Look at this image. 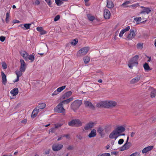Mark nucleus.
Instances as JSON below:
<instances>
[{
    "label": "nucleus",
    "mask_w": 156,
    "mask_h": 156,
    "mask_svg": "<svg viewBox=\"0 0 156 156\" xmlns=\"http://www.w3.org/2000/svg\"><path fill=\"white\" fill-rule=\"evenodd\" d=\"M139 58V55H136L129 61L128 65L130 69H132L133 66H137L138 64V59Z\"/></svg>",
    "instance_id": "1"
},
{
    "label": "nucleus",
    "mask_w": 156,
    "mask_h": 156,
    "mask_svg": "<svg viewBox=\"0 0 156 156\" xmlns=\"http://www.w3.org/2000/svg\"><path fill=\"white\" fill-rule=\"evenodd\" d=\"M82 104V101L76 100L74 101L71 105V108L75 112L78 109Z\"/></svg>",
    "instance_id": "2"
},
{
    "label": "nucleus",
    "mask_w": 156,
    "mask_h": 156,
    "mask_svg": "<svg viewBox=\"0 0 156 156\" xmlns=\"http://www.w3.org/2000/svg\"><path fill=\"white\" fill-rule=\"evenodd\" d=\"M69 125L71 126L79 127L82 126V123L79 119H74L68 122Z\"/></svg>",
    "instance_id": "3"
},
{
    "label": "nucleus",
    "mask_w": 156,
    "mask_h": 156,
    "mask_svg": "<svg viewBox=\"0 0 156 156\" xmlns=\"http://www.w3.org/2000/svg\"><path fill=\"white\" fill-rule=\"evenodd\" d=\"M89 48L88 47H85L81 49L78 52L77 55V56H83L85 55L89 50Z\"/></svg>",
    "instance_id": "4"
},
{
    "label": "nucleus",
    "mask_w": 156,
    "mask_h": 156,
    "mask_svg": "<svg viewBox=\"0 0 156 156\" xmlns=\"http://www.w3.org/2000/svg\"><path fill=\"white\" fill-rule=\"evenodd\" d=\"M63 104L61 102L54 108V110L55 112L64 113L65 112V109L64 108Z\"/></svg>",
    "instance_id": "5"
},
{
    "label": "nucleus",
    "mask_w": 156,
    "mask_h": 156,
    "mask_svg": "<svg viewBox=\"0 0 156 156\" xmlns=\"http://www.w3.org/2000/svg\"><path fill=\"white\" fill-rule=\"evenodd\" d=\"M148 92L150 93L151 97L154 98L156 96V90L151 87H149L148 89Z\"/></svg>",
    "instance_id": "6"
},
{
    "label": "nucleus",
    "mask_w": 156,
    "mask_h": 156,
    "mask_svg": "<svg viewBox=\"0 0 156 156\" xmlns=\"http://www.w3.org/2000/svg\"><path fill=\"white\" fill-rule=\"evenodd\" d=\"M63 146L62 144H54L52 146V149L54 151H58L60 150Z\"/></svg>",
    "instance_id": "7"
},
{
    "label": "nucleus",
    "mask_w": 156,
    "mask_h": 156,
    "mask_svg": "<svg viewBox=\"0 0 156 156\" xmlns=\"http://www.w3.org/2000/svg\"><path fill=\"white\" fill-rule=\"evenodd\" d=\"M141 8H142L143 9L139 13V14H138V15L145 14V13L148 14L151 11V10L148 7H145L142 6L141 7Z\"/></svg>",
    "instance_id": "8"
},
{
    "label": "nucleus",
    "mask_w": 156,
    "mask_h": 156,
    "mask_svg": "<svg viewBox=\"0 0 156 156\" xmlns=\"http://www.w3.org/2000/svg\"><path fill=\"white\" fill-rule=\"evenodd\" d=\"M131 145V144L130 142H129V143L126 142L125 144L120 148V150L121 151H122L127 150L130 148Z\"/></svg>",
    "instance_id": "9"
},
{
    "label": "nucleus",
    "mask_w": 156,
    "mask_h": 156,
    "mask_svg": "<svg viewBox=\"0 0 156 156\" xmlns=\"http://www.w3.org/2000/svg\"><path fill=\"white\" fill-rule=\"evenodd\" d=\"M136 35L133 29H131L130 30V33L128 34L127 37L128 40H132Z\"/></svg>",
    "instance_id": "10"
},
{
    "label": "nucleus",
    "mask_w": 156,
    "mask_h": 156,
    "mask_svg": "<svg viewBox=\"0 0 156 156\" xmlns=\"http://www.w3.org/2000/svg\"><path fill=\"white\" fill-rule=\"evenodd\" d=\"M104 16L105 19H109L111 16V13L108 9H105L104 10Z\"/></svg>",
    "instance_id": "11"
},
{
    "label": "nucleus",
    "mask_w": 156,
    "mask_h": 156,
    "mask_svg": "<svg viewBox=\"0 0 156 156\" xmlns=\"http://www.w3.org/2000/svg\"><path fill=\"white\" fill-rule=\"evenodd\" d=\"M107 101H102L96 105L97 107L98 108H108Z\"/></svg>",
    "instance_id": "12"
},
{
    "label": "nucleus",
    "mask_w": 156,
    "mask_h": 156,
    "mask_svg": "<svg viewBox=\"0 0 156 156\" xmlns=\"http://www.w3.org/2000/svg\"><path fill=\"white\" fill-rule=\"evenodd\" d=\"M108 108L113 107L117 105V103L113 101H107Z\"/></svg>",
    "instance_id": "13"
},
{
    "label": "nucleus",
    "mask_w": 156,
    "mask_h": 156,
    "mask_svg": "<svg viewBox=\"0 0 156 156\" xmlns=\"http://www.w3.org/2000/svg\"><path fill=\"white\" fill-rule=\"evenodd\" d=\"M84 104L86 107H88L89 108L93 109H94V106L93 105L92 103L91 102L88 101H85L84 102Z\"/></svg>",
    "instance_id": "14"
},
{
    "label": "nucleus",
    "mask_w": 156,
    "mask_h": 156,
    "mask_svg": "<svg viewBox=\"0 0 156 156\" xmlns=\"http://www.w3.org/2000/svg\"><path fill=\"white\" fill-rule=\"evenodd\" d=\"M115 129L116 131L118 133V134H119L120 133L125 131L126 130L125 128L122 126H120L117 127Z\"/></svg>",
    "instance_id": "15"
},
{
    "label": "nucleus",
    "mask_w": 156,
    "mask_h": 156,
    "mask_svg": "<svg viewBox=\"0 0 156 156\" xmlns=\"http://www.w3.org/2000/svg\"><path fill=\"white\" fill-rule=\"evenodd\" d=\"M118 134V133L115 129L109 135V138L110 139H113L115 138V139H116L117 137V136H115V135Z\"/></svg>",
    "instance_id": "16"
},
{
    "label": "nucleus",
    "mask_w": 156,
    "mask_h": 156,
    "mask_svg": "<svg viewBox=\"0 0 156 156\" xmlns=\"http://www.w3.org/2000/svg\"><path fill=\"white\" fill-rule=\"evenodd\" d=\"M104 129L101 126H99L97 129V132L99 133L101 137H103L105 135V133L103 132Z\"/></svg>",
    "instance_id": "17"
},
{
    "label": "nucleus",
    "mask_w": 156,
    "mask_h": 156,
    "mask_svg": "<svg viewBox=\"0 0 156 156\" xmlns=\"http://www.w3.org/2000/svg\"><path fill=\"white\" fill-rule=\"evenodd\" d=\"M94 126V123L91 122L87 123L84 127V129L86 130H88L92 128Z\"/></svg>",
    "instance_id": "18"
},
{
    "label": "nucleus",
    "mask_w": 156,
    "mask_h": 156,
    "mask_svg": "<svg viewBox=\"0 0 156 156\" xmlns=\"http://www.w3.org/2000/svg\"><path fill=\"white\" fill-rule=\"evenodd\" d=\"M153 147L154 146H150L147 147L143 149L142 150V152L143 153H146L148 151L151 150L153 149Z\"/></svg>",
    "instance_id": "19"
},
{
    "label": "nucleus",
    "mask_w": 156,
    "mask_h": 156,
    "mask_svg": "<svg viewBox=\"0 0 156 156\" xmlns=\"http://www.w3.org/2000/svg\"><path fill=\"white\" fill-rule=\"evenodd\" d=\"M72 94V92L69 91L66 92L62 96V98L63 99H65L68 98L70 97Z\"/></svg>",
    "instance_id": "20"
},
{
    "label": "nucleus",
    "mask_w": 156,
    "mask_h": 156,
    "mask_svg": "<svg viewBox=\"0 0 156 156\" xmlns=\"http://www.w3.org/2000/svg\"><path fill=\"white\" fill-rule=\"evenodd\" d=\"M20 53L21 55L23 56L25 60H28V55L26 51H23L21 52H20Z\"/></svg>",
    "instance_id": "21"
},
{
    "label": "nucleus",
    "mask_w": 156,
    "mask_h": 156,
    "mask_svg": "<svg viewBox=\"0 0 156 156\" xmlns=\"http://www.w3.org/2000/svg\"><path fill=\"white\" fill-rule=\"evenodd\" d=\"M1 75L2 78V83L4 85H5L7 82L6 76L2 71L1 72Z\"/></svg>",
    "instance_id": "22"
},
{
    "label": "nucleus",
    "mask_w": 156,
    "mask_h": 156,
    "mask_svg": "<svg viewBox=\"0 0 156 156\" xmlns=\"http://www.w3.org/2000/svg\"><path fill=\"white\" fill-rule=\"evenodd\" d=\"M19 90L17 88H14L10 91V93L13 96L16 95L18 93Z\"/></svg>",
    "instance_id": "23"
},
{
    "label": "nucleus",
    "mask_w": 156,
    "mask_h": 156,
    "mask_svg": "<svg viewBox=\"0 0 156 156\" xmlns=\"http://www.w3.org/2000/svg\"><path fill=\"white\" fill-rule=\"evenodd\" d=\"M96 135V130L94 129L91 131L90 133L88 135V136L89 138H91L95 136Z\"/></svg>",
    "instance_id": "24"
},
{
    "label": "nucleus",
    "mask_w": 156,
    "mask_h": 156,
    "mask_svg": "<svg viewBox=\"0 0 156 156\" xmlns=\"http://www.w3.org/2000/svg\"><path fill=\"white\" fill-rule=\"evenodd\" d=\"M73 98L71 97L68 99L62 101L61 102L63 104H68L70 102L72 101L73 100Z\"/></svg>",
    "instance_id": "25"
},
{
    "label": "nucleus",
    "mask_w": 156,
    "mask_h": 156,
    "mask_svg": "<svg viewBox=\"0 0 156 156\" xmlns=\"http://www.w3.org/2000/svg\"><path fill=\"white\" fill-rule=\"evenodd\" d=\"M140 79V76H137L133 79L130 82L131 84H134L137 82Z\"/></svg>",
    "instance_id": "26"
},
{
    "label": "nucleus",
    "mask_w": 156,
    "mask_h": 156,
    "mask_svg": "<svg viewBox=\"0 0 156 156\" xmlns=\"http://www.w3.org/2000/svg\"><path fill=\"white\" fill-rule=\"evenodd\" d=\"M143 67L145 70L146 71H148L151 70L148 64L146 62H145L144 64Z\"/></svg>",
    "instance_id": "27"
},
{
    "label": "nucleus",
    "mask_w": 156,
    "mask_h": 156,
    "mask_svg": "<svg viewBox=\"0 0 156 156\" xmlns=\"http://www.w3.org/2000/svg\"><path fill=\"white\" fill-rule=\"evenodd\" d=\"M107 6L109 8H112L114 7V5L112 2H108V1L107 4Z\"/></svg>",
    "instance_id": "28"
},
{
    "label": "nucleus",
    "mask_w": 156,
    "mask_h": 156,
    "mask_svg": "<svg viewBox=\"0 0 156 156\" xmlns=\"http://www.w3.org/2000/svg\"><path fill=\"white\" fill-rule=\"evenodd\" d=\"M46 106V104L44 103H41V104H39L38 106L37 107L38 108L40 109H43Z\"/></svg>",
    "instance_id": "29"
},
{
    "label": "nucleus",
    "mask_w": 156,
    "mask_h": 156,
    "mask_svg": "<svg viewBox=\"0 0 156 156\" xmlns=\"http://www.w3.org/2000/svg\"><path fill=\"white\" fill-rule=\"evenodd\" d=\"M26 65H20V70L21 72H24L26 69Z\"/></svg>",
    "instance_id": "30"
},
{
    "label": "nucleus",
    "mask_w": 156,
    "mask_h": 156,
    "mask_svg": "<svg viewBox=\"0 0 156 156\" xmlns=\"http://www.w3.org/2000/svg\"><path fill=\"white\" fill-rule=\"evenodd\" d=\"M83 61L85 64L88 63L90 61V58L88 56H86L83 58Z\"/></svg>",
    "instance_id": "31"
},
{
    "label": "nucleus",
    "mask_w": 156,
    "mask_h": 156,
    "mask_svg": "<svg viewBox=\"0 0 156 156\" xmlns=\"http://www.w3.org/2000/svg\"><path fill=\"white\" fill-rule=\"evenodd\" d=\"M55 2L58 6H60L63 3L62 0H55Z\"/></svg>",
    "instance_id": "32"
},
{
    "label": "nucleus",
    "mask_w": 156,
    "mask_h": 156,
    "mask_svg": "<svg viewBox=\"0 0 156 156\" xmlns=\"http://www.w3.org/2000/svg\"><path fill=\"white\" fill-rule=\"evenodd\" d=\"M130 3V2L129 1H126L124 2L122 5L121 6H123L124 7H129V6L126 5Z\"/></svg>",
    "instance_id": "33"
},
{
    "label": "nucleus",
    "mask_w": 156,
    "mask_h": 156,
    "mask_svg": "<svg viewBox=\"0 0 156 156\" xmlns=\"http://www.w3.org/2000/svg\"><path fill=\"white\" fill-rule=\"evenodd\" d=\"M87 16L88 19L90 21H93L95 19V17L94 16H92L90 14L87 15Z\"/></svg>",
    "instance_id": "34"
},
{
    "label": "nucleus",
    "mask_w": 156,
    "mask_h": 156,
    "mask_svg": "<svg viewBox=\"0 0 156 156\" xmlns=\"http://www.w3.org/2000/svg\"><path fill=\"white\" fill-rule=\"evenodd\" d=\"M28 59L30 60L31 62H33L34 60V56L33 55H30L28 56Z\"/></svg>",
    "instance_id": "35"
},
{
    "label": "nucleus",
    "mask_w": 156,
    "mask_h": 156,
    "mask_svg": "<svg viewBox=\"0 0 156 156\" xmlns=\"http://www.w3.org/2000/svg\"><path fill=\"white\" fill-rule=\"evenodd\" d=\"M31 23H26L24 24L23 27H24V30H27L30 28Z\"/></svg>",
    "instance_id": "36"
},
{
    "label": "nucleus",
    "mask_w": 156,
    "mask_h": 156,
    "mask_svg": "<svg viewBox=\"0 0 156 156\" xmlns=\"http://www.w3.org/2000/svg\"><path fill=\"white\" fill-rule=\"evenodd\" d=\"M66 87V86H63L62 87H60L57 89V90L58 92H60L62 91Z\"/></svg>",
    "instance_id": "37"
},
{
    "label": "nucleus",
    "mask_w": 156,
    "mask_h": 156,
    "mask_svg": "<svg viewBox=\"0 0 156 156\" xmlns=\"http://www.w3.org/2000/svg\"><path fill=\"white\" fill-rule=\"evenodd\" d=\"M21 72L20 70V71H16L15 73L16 74L17 76H18L19 77H20L23 74L22 72Z\"/></svg>",
    "instance_id": "38"
},
{
    "label": "nucleus",
    "mask_w": 156,
    "mask_h": 156,
    "mask_svg": "<svg viewBox=\"0 0 156 156\" xmlns=\"http://www.w3.org/2000/svg\"><path fill=\"white\" fill-rule=\"evenodd\" d=\"M78 42V41L77 39H74L72 41L71 44L73 45H75L77 44Z\"/></svg>",
    "instance_id": "39"
},
{
    "label": "nucleus",
    "mask_w": 156,
    "mask_h": 156,
    "mask_svg": "<svg viewBox=\"0 0 156 156\" xmlns=\"http://www.w3.org/2000/svg\"><path fill=\"white\" fill-rule=\"evenodd\" d=\"M47 3L48 5L51 7H52L51 5V0H44Z\"/></svg>",
    "instance_id": "40"
},
{
    "label": "nucleus",
    "mask_w": 156,
    "mask_h": 156,
    "mask_svg": "<svg viewBox=\"0 0 156 156\" xmlns=\"http://www.w3.org/2000/svg\"><path fill=\"white\" fill-rule=\"evenodd\" d=\"M2 66L4 69H6L7 68V65L5 62H2Z\"/></svg>",
    "instance_id": "41"
},
{
    "label": "nucleus",
    "mask_w": 156,
    "mask_h": 156,
    "mask_svg": "<svg viewBox=\"0 0 156 156\" xmlns=\"http://www.w3.org/2000/svg\"><path fill=\"white\" fill-rule=\"evenodd\" d=\"M39 110V108H37V107H36L33 111V113H35L37 115L38 114Z\"/></svg>",
    "instance_id": "42"
},
{
    "label": "nucleus",
    "mask_w": 156,
    "mask_h": 156,
    "mask_svg": "<svg viewBox=\"0 0 156 156\" xmlns=\"http://www.w3.org/2000/svg\"><path fill=\"white\" fill-rule=\"evenodd\" d=\"M134 20L136 21V22H140L141 20V18L140 17H138L134 18Z\"/></svg>",
    "instance_id": "43"
},
{
    "label": "nucleus",
    "mask_w": 156,
    "mask_h": 156,
    "mask_svg": "<svg viewBox=\"0 0 156 156\" xmlns=\"http://www.w3.org/2000/svg\"><path fill=\"white\" fill-rule=\"evenodd\" d=\"M139 6V3H137L136 4H133L132 5H130L129 6V7H132L133 8H134L136 7H137Z\"/></svg>",
    "instance_id": "44"
},
{
    "label": "nucleus",
    "mask_w": 156,
    "mask_h": 156,
    "mask_svg": "<svg viewBox=\"0 0 156 156\" xmlns=\"http://www.w3.org/2000/svg\"><path fill=\"white\" fill-rule=\"evenodd\" d=\"M68 150H72L74 149V146L73 145H69L67 148Z\"/></svg>",
    "instance_id": "45"
},
{
    "label": "nucleus",
    "mask_w": 156,
    "mask_h": 156,
    "mask_svg": "<svg viewBox=\"0 0 156 156\" xmlns=\"http://www.w3.org/2000/svg\"><path fill=\"white\" fill-rule=\"evenodd\" d=\"M60 18V16L59 15H57L55 17L54 19V20L56 22L58 21Z\"/></svg>",
    "instance_id": "46"
},
{
    "label": "nucleus",
    "mask_w": 156,
    "mask_h": 156,
    "mask_svg": "<svg viewBox=\"0 0 156 156\" xmlns=\"http://www.w3.org/2000/svg\"><path fill=\"white\" fill-rule=\"evenodd\" d=\"M130 29V27L129 26L125 28H124L122 30L124 32L128 31Z\"/></svg>",
    "instance_id": "47"
},
{
    "label": "nucleus",
    "mask_w": 156,
    "mask_h": 156,
    "mask_svg": "<svg viewBox=\"0 0 156 156\" xmlns=\"http://www.w3.org/2000/svg\"><path fill=\"white\" fill-rule=\"evenodd\" d=\"M124 142V140L122 139H119L118 141V144H122Z\"/></svg>",
    "instance_id": "48"
},
{
    "label": "nucleus",
    "mask_w": 156,
    "mask_h": 156,
    "mask_svg": "<svg viewBox=\"0 0 156 156\" xmlns=\"http://www.w3.org/2000/svg\"><path fill=\"white\" fill-rule=\"evenodd\" d=\"M143 44L140 43H138L137 45V48H142Z\"/></svg>",
    "instance_id": "49"
},
{
    "label": "nucleus",
    "mask_w": 156,
    "mask_h": 156,
    "mask_svg": "<svg viewBox=\"0 0 156 156\" xmlns=\"http://www.w3.org/2000/svg\"><path fill=\"white\" fill-rule=\"evenodd\" d=\"M100 156H111L109 153H105L101 154Z\"/></svg>",
    "instance_id": "50"
},
{
    "label": "nucleus",
    "mask_w": 156,
    "mask_h": 156,
    "mask_svg": "<svg viewBox=\"0 0 156 156\" xmlns=\"http://www.w3.org/2000/svg\"><path fill=\"white\" fill-rule=\"evenodd\" d=\"M5 37L3 36H1L0 37V40L2 42L4 41L5 40Z\"/></svg>",
    "instance_id": "51"
},
{
    "label": "nucleus",
    "mask_w": 156,
    "mask_h": 156,
    "mask_svg": "<svg viewBox=\"0 0 156 156\" xmlns=\"http://www.w3.org/2000/svg\"><path fill=\"white\" fill-rule=\"evenodd\" d=\"M62 123H58L55 125V128H57L61 127L62 126Z\"/></svg>",
    "instance_id": "52"
},
{
    "label": "nucleus",
    "mask_w": 156,
    "mask_h": 156,
    "mask_svg": "<svg viewBox=\"0 0 156 156\" xmlns=\"http://www.w3.org/2000/svg\"><path fill=\"white\" fill-rule=\"evenodd\" d=\"M43 29V27H38L37 28V30L39 32H41L42 31V30Z\"/></svg>",
    "instance_id": "53"
},
{
    "label": "nucleus",
    "mask_w": 156,
    "mask_h": 156,
    "mask_svg": "<svg viewBox=\"0 0 156 156\" xmlns=\"http://www.w3.org/2000/svg\"><path fill=\"white\" fill-rule=\"evenodd\" d=\"M125 32H123V30H122L120 32L119 34V36L120 37H121L123 35V34Z\"/></svg>",
    "instance_id": "54"
},
{
    "label": "nucleus",
    "mask_w": 156,
    "mask_h": 156,
    "mask_svg": "<svg viewBox=\"0 0 156 156\" xmlns=\"http://www.w3.org/2000/svg\"><path fill=\"white\" fill-rule=\"evenodd\" d=\"M58 94V92L57 91V90H55L54 92L52 93V96H54L57 95Z\"/></svg>",
    "instance_id": "55"
},
{
    "label": "nucleus",
    "mask_w": 156,
    "mask_h": 156,
    "mask_svg": "<svg viewBox=\"0 0 156 156\" xmlns=\"http://www.w3.org/2000/svg\"><path fill=\"white\" fill-rule=\"evenodd\" d=\"M20 62L21 65H26L23 59H21L20 60Z\"/></svg>",
    "instance_id": "56"
},
{
    "label": "nucleus",
    "mask_w": 156,
    "mask_h": 156,
    "mask_svg": "<svg viewBox=\"0 0 156 156\" xmlns=\"http://www.w3.org/2000/svg\"><path fill=\"white\" fill-rule=\"evenodd\" d=\"M41 34H46L47 32L46 31L43 30V29L42 30V31L40 32Z\"/></svg>",
    "instance_id": "57"
},
{
    "label": "nucleus",
    "mask_w": 156,
    "mask_h": 156,
    "mask_svg": "<svg viewBox=\"0 0 156 156\" xmlns=\"http://www.w3.org/2000/svg\"><path fill=\"white\" fill-rule=\"evenodd\" d=\"M37 115L36 113H33V112H32V115H31V117L32 118H34Z\"/></svg>",
    "instance_id": "58"
},
{
    "label": "nucleus",
    "mask_w": 156,
    "mask_h": 156,
    "mask_svg": "<svg viewBox=\"0 0 156 156\" xmlns=\"http://www.w3.org/2000/svg\"><path fill=\"white\" fill-rule=\"evenodd\" d=\"M118 152H115V151H113V152H111V154L112 155V154H114L115 155H117V154H118Z\"/></svg>",
    "instance_id": "59"
},
{
    "label": "nucleus",
    "mask_w": 156,
    "mask_h": 156,
    "mask_svg": "<svg viewBox=\"0 0 156 156\" xmlns=\"http://www.w3.org/2000/svg\"><path fill=\"white\" fill-rule=\"evenodd\" d=\"M55 128H51L50 129V132L51 133H54L55 131Z\"/></svg>",
    "instance_id": "60"
},
{
    "label": "nucleus",
    "mask_w": 156,
    "mask_h": 156,
    "mask_svg": "<svg viewBox=\"0 0 156 156\" xmlns=\"http://www.w3.org/2000/svg\"><path fill=\"white\" fill-rule=\"evenodd\" d=\"M40 2L38 0H36L35 2V4L37 5H38L40 4Z\"/></svg>",
    "instance_id": "61"
},
{
    "label": "nucleus",
    "mask_w": 156,
    "mask_h": 156,
    "mask_svg": "<svg viewBox=\"0 0 156 156\" xmlns=\"http://www.w3.org/2000/svg\"><path fill=\"white\" fill-rule=\"evenodd\" d=\"M152 122H154L156 121V117H152Z\"/></svg>",
    "instance_id": "62"
},
{
    "label": "nucleus",
    "mask_w": 156,
    "mask_h": 156,
    "mask_svg": "<svg viewBox=\"0 0 156 156\" xmlns=\"http://www.w3.org/2000/svg\"><path fill=\"white\" fill-rule=\"evenodd\" d=\"M27 122V119H25L21 121V122L23 123H26Z\"/></svg>",
    "instance_id": "63"
},
{
    "label": "nucleus",
    "mask_w": 156,
    "mask_h": 156,
    "mask_svg": "<svg viewBox=\"0 0 156 156\" xmlns=\"http://www.w3.org/2000/svg\"><path fill=\"white\" fill-rule=\"evenodd\" d=\"M137 152H135V153L132 154L129 156H136L137 155Z\"/></svg>",
    "instance_id": "64"
}]
</instances>
